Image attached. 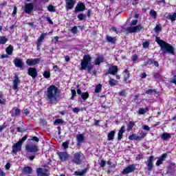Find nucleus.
I'll return each mask as SVG.
<instances>
[{"label":"nucleus","instance_id":"f3484780","mask_svg":"<svg viewBox=\"0 0 176 176\" xmlns=\"http://www.w3.org/2000/svg\"><path fill=\"white\" fill-rule=\"evenodd\" d=\"M77 146H80L82 142H85V135L78 134L76 135Z\"/></svg>","mask_w":176,"mask_h":176},{"label":"nucleus","instance_id":"3c124183","mask_svg":"<svg viewBox=\"0 0 176 176\" xmlns=\"http://www.w3.org/2000/svg\"><path fill=\"white\" fill-rule=\"evenodd\" d=\"M122 138H123V133L122 132H118V140H120Z\"/></svg>","mask_w":176,"mask_h":176},{"label":"nucleus","instance_id":"9b49d317","mask_svg":"<svg viewBox=\"0 0 176 176\" xmlns=\"http://www.w3.org/2000/svg\"><path fill=\"white\" fill-rule=\"evenodd\" d=\"M28 74L30 76H32L33 79H35L38 76V72L36 71V69L34 67H30L28 69Z\"/></svg>","mask_w":176,"mask_h":176},{"label":"nucleus","instance_id":"a878e982","mask_svg":"<svg viewBox=\"0 0 176 176\" xmlns=\"http://www.w3.org/2000/svg\"><path fill=\"white\" fill-rule=\"evenodd\" d=\"M161 138L164 141H167V140L171 138V135H170V133H164L161 135Z\"/></svg>","mask_w":176,"mask_h":176},{"label":"nucleus","instance_id":"680f3d73","mask_svg":"<svg viewBox=\"0 0 176 176\" xmlns=\"http://www.w3.org/2000/svg\"><path fill=\"white\" fill-rule=\"evenodd\" d=\"M119 95H120V96H126V91H125V90L121 91L119 93Z\"/></svg>","mask_w":176,"mask_h":176},{"label":"nucleus","instance_id":"473e14b6","mask_svg":"<svg viewBox=\"0 0 176 176\" xmlns=\"http://www.w3.org/2000/svg\"><path fill=\"white\" fill-rule=\"evenodd\" d=\"M124 82H127V79H129V78H130V72H129V70L125 69L124 70Z\"/></svg>","mask_w":176,"mask_h":176},{"label":"nucleus","instance_id":"de8ad7c7","mask_svg":"<svg viewBox=\"0 0 176 176\" xmlns=\"http://www.w3.org/2000/svg\"><path fill=\"white\" fill-rule=\"evenodd\" d=\"M153 93H156V90L148 89V90L146 91V94H152Z\"/></svg>","mask_w":176,"mask_h":176},{"label":"nucleus","instance_id":"58836bf2","mask_svg":"<svg viewBox=\"0 0 176 176\" xmlns=\"http://www.w3.org/2000/svg\"><path fill=\"white\" fill-rule=\"evenodd\" d=\"M109 83L110 86H116L117 81L115 79L110 78L109 80Z\"/></svg>","mask_w":176,"mask_h":176},{"label":"nucleus","instance_id":"5701e85b","mask_svg":"<svg viewBox=\"0 0 176 176\" xmlns=\"http://www.w3.org/2000/svg\"><path fill=\"white\" fill-rule=\"evenodd\" d=\"M101 63H104V57L103 56H98L94 62L95 65H100Z\"/></svg>","mask_w":176,"mask_h":176},{"label":"nucleus","instance_id":"bb28decb","mask_svg":"<svg viewBox=\"0 0 176 176\" xmlns=\"http://www.w3.org/2000/svg\"><path fill=\"white\" fill-rule=\"evenodd\" d=\"M116 131H111L109 132V133L107 135V138L109 141H112L113 140V137H115Z\"/></svg>","mask_w":176,"mask_h":176},{"label":"nucleus","instance_id":"72a5a7b5","mask_svg":"<svg viewBox=\"0 0 176 176\" xmlns=\"http://www.w3.org/2000/svg\"><path fill=\"white\" fill-rule=\"evenodd\" d=\"M81 98H82V100H83L84 101H86V100H87V98H89V93H88V92H82V93L81 94Z\"/></svg>","mask_w":176,"mask_h":176},{"label":"nucleus","instance_id":"052dcab7","mask_svg":"<svg viewBox=\"0 0 176 176\" xmlns=\"http://www.w3.org/2000/svg\"><path fill=\"white\" fill-rule=\"evenodd\" d=\"M149 46V43L148 42H144L143 43V47H144V49H146L147 47H148Z\"/></svg>","mask_w":176,"mask_h":176},{"label":"nucleus","instance_id":"37998d69","mask_svg":"<svg viewBox=\"0 0 176 176\" xmlns=\"http://www.w3.org/2000/svg\"><path fill=\"white\" fill-rule=\"evenodd\" d=\"M68 145H69V142L66 141V142L63 143L62 146H63L64 149H67Z\"/></svg>","mask_w":176,"mask_h":176},{"label":"nucleus","instance_id":"c85d7f7f","mask_svg":"<svg viewBox=\"0 0 176 176\" xmlns=\"http://www.w3.org/2000/svg\"><path fill=\"white\" fill-rule=\"evenodd\" d=\"M166 19H168V20H171V21H175V19H176V13H173V14H168L166 16Z\"/></svg>","mask_w":176,"mask_h":176},{"label":"nucleus","instance_id":"6e6d98bb","mask_svg":"<svg viewBox=\"0 0 176 176\" xmlns=\"http://www.w3.org/2000/svg\"><path fill=\"white\" fill-rule=\"evenodd\" d=\"M32 141H35L36 142H39V138H38V137H36V136H34L32 138Z\"/></svg>","mask_w":176,"mask_h":176},{"label":"nucleus","instance_id":"20e7f679","mask_svg":"<svg viewBox=\"0 0 176 176\" xmlns=\"http://www.w3.org/2000/svg\"><path fill=\"white\" fill-rule=\"evenodd\" d=\"M28 138L27 135H25L23 138H22L19 141H18L16 143H15L12 146V153H17V152H20L21 151V146H23V142L25 141Z\"/></svg>","mask_w":176,"mask_h":176},{"label":"nucleus","instance_id":"c756f323","mask_svg":"<svg viewBox=\"0 0 176 176\" xmlns=\"http://www.w3.org/2000/svg\"><path fill=\"white\" fill-rule=\"evenodd\" d=\"M148 107H145V109L141 108L139 109V114L144 115V113H146V112H148Z\"/></svg>","mask_w":176,"mask_h":176},{"label":"nucleus","instance_id":"f03ea898","mask_svg":"<svg viewBox=\"0 0 176 176\" xmlns=\"http://www.w3.org/2000/svg\"><path fill=\"white\" fill-rule=\"evenodd\" d=\"M155 42L160 45L163 54H166V53H170V54H174V47L173 45H170L168 43H166V41L163 40L159 39V38H155Z\"/></svg>","mask_w":176,"mask_h":176},{"label":"nucleus","instance_id":"09e8293b","mask_svg":"<svg viewBox=\"0 0 176 176\" xmlns=\"http://www.w3.org/2000/svg\"><path fill=\"white\" fill-rule=\"evenodd\" d=\"M135 123H134L133 122H129V129H130V130H131V129H133V127H134Z\"/></svg>","mask_w":176,"mask_h":176},{"label":"nucleus","instance_id":"f8f14e48","mask_svg":"<svg viewBox=\"0 0 176 176\" xmlns=\"http://www.w3.org/2000/svg\"><path fill=\"white\" fill-rule=\"evenodd\" d=\"M38 176H49V171L43 168H38L36 169Z\"/></svg>","mask_w":176,"mask_h":176},{"label":"nucleus","instance_id":"a18cd8bd","mask_svg":"<svg viewBox=\"0 0 176 176\" xmlns=\"http://www.w3.org/2000/svg\"><path fill=\"white\" fill-rule=\"evenodd\" d=\"M63 123H64V120H63L61 119H57L54 122L55 124H63Z\"/></svg>","mask_w":176,"mask_h":176},{"label":"nucleus","instance_id":"412c9836","mask_svg":"<svg viewBox=\"0 0 176 176\" xmlns=\"http://www.w3.org/2000/svg\"><path fill=\"white\" fill-rule=\"evenodd\" d=\"M10 113L12 116L17 117L20 113H21V111H20V109L14 107L10 111Z\"/></svg>","mask_w":176,"mask_h":176},{"label":"nucleus","instance_id":"a19ab883","mask_svg":"<svg viewBox=\"0 0 176 176\" xmlns=\"http://www.w3.org/2000/svg\"><path fill=\"white\" fill-rule=\"evenodd\" d=\"M47 10L49 12H56V9H54V6H53L52 5L48 6Z\"/></svg>","mask_w":176,"mask_h":176},{"label":"nucleus","instance_id":"4468645a","mask_svg":"<svg viewBox=\"0 0 176 176\" xmlns=\"http://www.w3.org/2000/svg\"><path fill=\"white\" fill-rule=\"evenodd\" d=\"M134 170H135V166L134 165H129L123 170L122 174H124V175H126V174H130V173H133Z\"/></svg>","mask_w":176,"mask_h":176},{"label":"nucleus","instance_id":"0eeeda50","mask_svg":"<svg viewBox=\"0 0 176 176\" xmlns=\"http://www.w3.org/2000/svg\"><path fill=\"white\" fill-rule=\"evenodd\" d=\"M25 149L28 152H30L31 153H36L38 151V146L36 144H27Z\"/></svg>","mask_w":176,"mask_h":176},{"label":"nucleus","instance_id":"e433bc0d","mask_svg":"<svg viewBox=\"0 0 176 176\" xmlns=\"http://www.w3.org/2000/svg\"><path fill=\"white\" fill-rule=\"evenodd\" d=\"M75 175H80V176H83L86 174V170H83L82 171H76L74 173Z\"/></svg>","mask_w":176,"mask_h":176},{"label":"nucleus","instance_id":"8fccbe9b","mask_svg":"<svg viewBox=\"0 0 176 176\" xmlns=\"http://www.w3.org/2000/svg\"><path fill=\"white\" fill-rule=\"evenodd\" d=\"M84 17H85V14H79L78 15V20H80V21L83 20Z\"/></svg>","mask_w":176,"mask_h":176},{"label":"nucleus","instance_id":"603ef678","mask_svg":"<svg viewBox=\"0 0 176 176\" xmlns=\"http://www.w3.org/2000/svg\"><path fill=\"white\" fill-rule=\"evenodd\" d=\"M137 23H138V20L137 19L131 21V25H137Z\"/></svg>","mask_w":176,"mask_h":176},{"label":"nucleus","instance_id":"ddd939ff","mask_svg":"<svg viewBox=\"0 0 176 176\" xmlns=\"http://www.w3.org/2000/svg\"><path fill=\"white\" fill-rule=\"evenodd\" d=\"M32 10H34V4L32 3H26L23 7V11L28 14H30Z\"/></svg>","mask_w":176,"mask_h":176},{"label":"nucleus","instance_id":"49530a36","mask_svg":"<svg viewBox=\"0 0 176 176\" xmlns=\"http://www.w3.org/2000/svg\"><path fill=\"white\" fill-rule=\"evenodd\" d=\"M71 32H72V34H76V32H78V27L74 26L72 28V29L71 30Z\"/></svg>","mask_w":176,"mask_h":176},{"label":"nucleus","instance_id":"5fc2aeb1","mask_svg":"<svg viewBox=\"0 0 176 176\" xmlns=\"http://www.w3.org/2000/svg\"><path fill=\"white\" fill-rule=\"evenodd\" d=\"M45 19H46V21H48V23H50L51 25H53V21H52L50 17L47 16Z\"/></svg>","mask_w":176,"mask_h":176},{"label":"nucleus","instance_id":"ea45409f","mask_svg":"<svg viewBox=\"0 0 176 176\" xmlns=\"http://www.w3.org/2000/svg\"><path fill=\"white\" fill-rule=\"evenodd\" d=\"M101 84L98 85L95 89V93H100V91H101Z\"/></svg>","mask_w":176,"mask_h":176},{"label":"nucleus","instance_id":"338daca9","mask_svg":"<svg viewBox=\"0 0 176 176\" xmlns=\"http://www.w3.org/2000/svg\"><path fill=\"white\" fill-rule=\"evenodd\" d=\"M5 167L6 170H9V168H10V163H7Z\"/></svg>","mask_w":176,"mask_h":176},{"label":"nucleus","instance_id":"c03bdc74","mask_svg":"<svg viewBox=\"0 0 176 176\" xmlns=\"http://www.w3.org/2000/svg\"><path fill=\"white\" fill-rule=\"evenodd\" d=\"M72 97L70 98V100H74V98H75V96H76V91H75V89H72Z\"/></svg>","mask_w":176,"mask_h":176},{"label":"nucleus","instance_id":"6ab92c4d","mask_svg":"<svg viewBox=\"0 0 176 176\" xmlns=\"http://www.w3.org/2000/svg\"><path fill=\"white\" fill-rule=\"evenodd\" d=\"M86 6H85V4H83V3H78L75 8V12H83Z\"/></svg>","mask_w":176,"mask_h":176},{"label":"nucleus","instance_id":"aec40b11","mask_svg":"<svg viewBox=\"0 0 176 176\" xmlns=\"http://www.w3.org/2000/svg\"><path fill=\"white\" fill-rule=\"evenodd\" d=\"M19 83H20V80L19 79V76H15L14 79L13 80V86H12L13 90H17V89H19L18 86Z\"/></svg>","mask_w":176,"mask_h":176},{"label":"nucleus","instance_id":"864d4df0","mask_svg":"<svg viewBox=\"0 0 176 176\" xmlns=\"http://www.w3.org/2000/svg\"><path fill=\"white\" fill-rule=\"evenodd\" d=\"M105 163H106L105 161L104 160H102L100 164V167H102V168L105 167Z\"/></svg>","mask_w":176,"mask_h":176},{"label":"nucleus","instance_id":"4be33fe9","mask_svg":"<svg viewBox=\"0 0 176 176\" xmlns=\"http://www.w3.org/2000/svg\"><path fill=\"white\" fill-rule=\"evenodd\" d=\"M14 64L15 67H17L18 68H23V65H24V64L21 61V59L18 58H16L14 60Z\"/></svg>","mask_w":176,"mask_h":176},{"label":"nucleus","instance_id":"9d476101","mask_svg":"<svg viewBox=\"0 0 176 176\" xmlns=\"http://www.w3.org/2000/svg\"><path fill=\"white\" fill-rule=\"evenodd\" d=\"M58 155L59 156V159L61 162H67L68 159H69V155L67 152H60L58 153Z\"/></svg>","mask_w":176,"mask_h":176},{"label":"nucleus","instance_id":"bf43d9fd","mask_svg":"<svg viewBox=\"0 0 176 176\" xmlns=\"http://www.w3.org/2000/svg\"><path fill=\"white\" fill-rule=\"evenodd\" d=\"M137 58H138V56H137V54H134V55L132 56V60H133V61H134V62L137 61Z\"/></svg>","mask_w":176,"mask_h":176},{"label":"nucleus","instance_id":"4d7b16f0","mask_svg":"<svg viewBox=\"0 0 176 176\" xmlns=\"http://www.w3.org/2000/svg\"><path fill=\"white\" fill-rule=\"evenodd\" d=\"M79 111H80V109H79L78 107H75L73 109V112H74L75 113H78L79 112Z\"/></svg>","mask_w":176,"mask_h":176},{"label":"nucleus","instance_id":"f257e3e1","mask_svg":"<svg viewBox=\"0 0 176 176\" xmlns=\"http://www.w3.org/2000/svg\"><path fill=\"white\" fill-rule=\"evenodd\" d=\"M45 96L49 104L56 105L60 98V91L55 85H51L47 88Z\"/></svg>","mask_w":176,"mask_h":176},{"label":"nucleus","instance_id":"79ce46f5","mask_svg":"<svg viewBox=\"0 0 176 176\" xmlns=\"http://www.w3.org/2000/svg\"><path fill=\"white\" fill-rule=\"evenodd\" d=\"M155 32H156L157 34L160 32V31H162V27L160 25H157L155 29Z\"/></svg>","mask_w":176,"mask_h":176},{"label":"nucleus","instance_id":"dca6fc26","mask_svg":"<svg viewBox=\"0 0 176 176\" xmlns=\"http://www.w3.org/2000/svg\"><path fill=\"white\" fill-rule=\"evenodd\" d=\"M167 159V153H164L162 155L156 162V166H159L160 164H163V162Z\"/></svg>","mask_w":176,"mask_h":176},{"label":"nucleus","instance_id":"7c9ffc66","mask_svg":"<svg viewBox=\"0 0 176 176\" xmlns=\"http://www.w3.org/2000/svg\"><path fill=\"white\" fill-rule=\"evenodd\" d=\"M23 173H26V174H31L32 173V168L28 166L23 168Z\"/></svg>","mask_w":176,"mask_h":176},{"label":"nucleus","instance_id":"2eb2a0df","mask_svg":"<svg viewBox=\"0 0 176 176\" xmlns=\"http://www.w3.org/2000/svg\"><path fill=\"white\" fill-rule=\"evenodd\" d=\"M153 159H155V157L151 156L147 160V168H148V171H152V169L153 168Z\"/></svg>","mask_w":176,"mask_h":176},{"label":"nucleus","instance_id":"4c0bfd02","mask_svg":"<svg viewBox=\"0 0 176 176\" xmlns=\"http://www.w3.org/2000/svg\"><path fill=\"white\" fill-rule=\"evenodd\" d=\"M150 16H151V17H153V19H156L157 13L154 10H151L150 11Z\"/></svg>","mask_w":176,"mask_h":176},{"label":"nucleus","instance_id":"e2e57ef3","mask_svg":"<svg viewBox=\"0 0 176 176\" xmlns=\"http://www.w3.org/2000/svg\"><path fill=\"white\" fill-rule=\"evenodd\" d=\"M125 127L124 126H122L120 129V130L119 131L120 133H122V134L124 133V131H126V130L124 129Z\"/></svg>","mask_w":176,"mask_h":176},{"label":"nucleus","instance_id":"6e6552de","mask_svg":"<svg viewBox=\"0 0 176 176\" xmlns=\"http://www.w3.org/2000/svg\"><path fill=\"white\" fill-rule=\"evenodd\" d=\"M75 6V1L65 0V9L66 10H72Z\"/></svg>","mask_w":176,"mask_h":176},{"label":"nucleus","instance_id":"13d9d810","mask_svg":"<svg viewBox=\"0 0 176 176\" xmlns=\"http://www.w3.org/2000/svg\"><path fill=\"white\" fill-rule=\"evenodd\" d=\"M153 78H154L155 79H157V78H160V75L159 74L154 73V74H153Z\"/></svg>","mask_w":176,"mask_h":176},{"label":"nucleus","instance_id":"39448f33","mask_svg":"<svg viewBox=\"0 0 176 176\" xmlns=\"http://www.w3.org/2000/svg\"><path fill=\"white\" fill-rule=\"evenodd\" d=\"M82 160H83V153L81 152H78L73 155L72 162L76 164H80Z\"/></svg>","mask_w":176,"mask_h":176},{"label":"nucleus","instance_id":"b1692460","mask_svg":"<svg viewBox=\"0 0 176 176\" xmlns=\"http://www.w3.org/2000/svg\"><path fill=\"white\" fill-rule=\"evenodd\" d=\"M106 40L107 41V42H109L110 43H115L116 42V38L112 37L109 35L106 36Z\"/></svg>","mask_w":176,"mask_h":176},{"label":"nucleus","instance_id":"0e129e2a","mask_svg":"<svg viewBox=\"0 0 176 176\" xmlns=\"http://www.w3.org/2000/svg\"><path fill=\"white\" fill-rule=\"evenodd\" d=\"M144 130H146L147 131H149L151 130V128L148 125H144L143 126Z\"/></svg>","mask_w":176,"mask_h":176},{"label":"nucleus","instance_id":"cd10ccee","mask_svg":"<svg viewBox=\"0 0 176 176\" xmlns=\"http://www.w3.org/2000/svg\"><path fill=\"white\" fill-rule=\"evenodd\" d=\"M129 140H130L131 141H133V140H135L137 141L138 140H141V138L138 135L133 134V135L129 136Z\"/></svg>","mask_w":176,"mask_h":176},{"label":"nucleus","instance_id":"c9c22d12","mask_svg":"<svg viewBox=\"0 0 176 176\" xmlns=\"http://www.w3.org/2000/svg\"><path fill=\"white\" fill-rule=\"evenodd\" d=\"M43 75L44 78H45L46 79H49V78H50V70L45 71Z\"/></svg>","mask_w":176,"mask_h":176},{"label":"nucleus","instance_id":"2f4dec72","mask_svg":"<svg viewBox=\"0 0 176 176\" xmlns=\"http://www.w3.org/2000/svg\"><path fill=\"white\" fill-rule=\"evenodd\" d=\"M6 52L7 54H12V53H13V46L9 45L6 49Z\"/></svg>","mask_w":176,"mask_h":176},{"label":"nucleus","instance_id":"1a4fd4ad","mask_svg":"<svg viewBox=\"0 0 176 176\" xmlns=\"http://www.w3.org/2000/svg\"><path fill=\"white\" fill-rule=\"evenodd\" d=\"M41 63V58H30L26 60V64L30 67L36 65Z\"/></svg>","mask_w":176,"mask_h":176},{"label":"nucleus","instance_id":"393cba45","mask_svg":"<svg viewBox=\"0 0 176 176\" xmlns=\"http://www.w3.org/2000/svg\"><path fill=\"white\" fill-rule=\"evenodd\" d=\"M45 36H46V34H42L40 36V38L37 40V47H39L41 45H42V41L45 39Z\"/></svg>","mask_w":176,"mask_h":176},{"label":"nucleus","instance_id":"423d86ee","mask_svg":"<svg viewBox=\"0 0 176 176\" xmlns=\"http://www.w3.org/2000/svg\"><path fill=\"white\" fill-rule=\"evenodd\" d=\"M144 30V26L141 25H138L135 27H129L126 28L127 32H140V31H142Z\"/></svg>","mask_w":176,"mask_h":176},{"label":"nucleus","instance_id":"69168bd1","mask_svg":"<svg viewBox=\"0 0 176 176\" xmlns=\"http://www.w3.org/2000/svg\"><path fill=\"white\" fill-rule=\"evenodd\" d=\"M146 135V134L145 133L141 132L140 133V136H139V137H140V138L141 140V138H144V137H145Z\"/></svg>","mask_w":176,"mask_h":176},{"label":"nucleus","instance_id":"7ed1b4c3","mask_svg":"<svg viewBox=\"0 0 176 176\" xmlns=\"http://www.w3.org/2000/svg\"><path fill=\"white\" fill-rule=\"evenodd\" d=\"M80 70H87L90 72L93 69V65H91V56L90 55H85L83 59L81 60L80 63Z\"/></svg>","mask_w":176,"mask_h":176},{"label":"nucleus","instance_id":"a211bd4d","mask_svg":"<svg viewBox=\"0 0 176 176\" xmlns=\"http://www.w3.org/2000/svg\"><path fill=\"white\" fill-rule=\"evenodd\" d=\"M108 74H110L111 75H116V74H118V66H112L109 67L106 75H108Z\"/></svg>","mask_w":176,"mask_h":176},{"label":"nucleus","instance_id":"774afa93","mask_svg":"<svg viewBox=\"0 0 176 176\" xmlns=\"http://www.w3.org/2000/svg\"><path fill=\"white\" fill-rule=\"evenodd\" d=\"M53 69L55 71V72H57V71H59L58 66L54 65Z\"/></svg>","mask_w":176,"mask_h":176},{"label":"nucleus","instance_id":"f704fd0d","mask_svg":"<svg viewBox=\"0 0 176 176\" xmlns=\"http://www.w3.org/2000/svg\"><path fill=\"white\" fill-rule=\"evenodd\" d=\"M8 41V39L5 36H0V45H5Z\"/></svg>","mask_w":176,"mask_h":176}]
</instances>
